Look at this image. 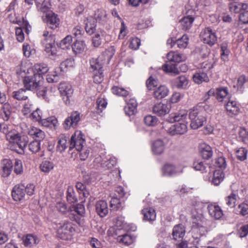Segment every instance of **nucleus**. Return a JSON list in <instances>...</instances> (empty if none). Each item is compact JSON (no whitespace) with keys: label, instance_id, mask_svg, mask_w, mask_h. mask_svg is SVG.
Listing matches in <instances>:
<instances>
[{"label":"nucleus","instance_id":"obj_1","mask_svg":"<svg viewBox=\"0 0 248 248\" xmlns=\"http://www.w3.org/2000/svg\"><path fill=\"white\" fill-rule=\"evenodd\" d=\"M186 119V114L185 113L174 116L173 121L177 123L166 129L167 132L172 136L185 134L187 129Z\"/></svg>","mask_w":248,"mask_h":248},{"label":"nucleus","instance_id":"obj_2","mask_svg":"<svg viewBox=\"0 0 248 248\" xmlns=\"http://www.w3.org/2000/svg\"><path fill=\"white\" fill-rule=\"evenodd\" d=\"M205 111L201 107L193 108L189 113L191 120L190 126L193 129H197L203 125L206 121Z\"/></svg>","mask_w":248,"mask_h":248},{"label":"nucleus","instance_id":"obj_3","mask_svg":"<svg viewBox=\"0 0 248 248\" xmlns=\"http://www.w3.org/2000/svg\"><path fill=\"white\" fill-rule=\"evenodd\" d=\"M43 77L33 74L25 76L22 81L26 90L33 91L40 88L43 82Z\"/></svg>","mask_w":248,"mask_h":248},{"label":"nucleus","instance_id":"obj_4","mask_svg":"<svg viewBox=\"0 0 248 248\" xmlns=\"http://www.w3.org/2000/svg\"><path fill=\"white\" fill-rule=\"evenodd\" d=\"M57 227V236L63 240L70 239L75 232L72 223L68 221L60 223Z\"/></svg>","mask_w":248,"mask_h":248},{"label":"nucleus","instance_id":"obj_5","mask_svg":"<svg viewBox=\"0 0 248 248\" xmlns=\"http://www.w3.org/2000/svg\"><path fill=\"white\" fill-rule=\"evenodd\" d=\"M44 40L42 43L45 45V51L48 54L49 56H55L56 55V47L55 46V38L52 34H49L47 31H44L43 34Z\"/></svg>","mask_w":248,"mask_h":248},{"label":"nucleus","instance_id":"obj_6","mask_svg":"<svg viewBox=\"0 0 248 248\" xmlns=\"http://www.w3.org/2000/svg\"><path fill=\"white\" fill-rule=\"evenodd\" d=\"M28 143V138L25 135H21L17 138L12 144L9 145V148L18 154L22 155Z\"/></svg>","mask_w":248,"mask_h":248},{"label":"nucleus","instance_id":"obj_7","mask_svg":"<svg viewBox=\"0 0 248 248\" xmlns=\"http://www.w3.org/2000/svg\"><path fill=\"white\" fill-rule=\"evenodd\" d=\"M200 36L203 42L210 46L215 44L217 41V36L215 32L210 27L203 29L201 31Z\"/></svg>","mask_w":248,"mask_h":248},{"label":"nucleus","instance_id":"obj_8","mask_svg":"<svg viewBox=\"0 0 248 248\" xmlns=\"http://www.w3.org/2000/svg\"><path fill=\"white\" fill-rule=\"evenodd\" d=\"M85 140L82 137L80 131H77L73 135L70 139L69 150L75 148L77 151H79L84 147Z\"/></svg>","mask_w":248,"mask_h":248},{"label":"nucleus","instance_id":"obj_9","mask_svg":"<svg viewBox=\"0 0 248 248\" xmlns=\"http://www.w3.org/2000/svg\"><path fill=\"white\" fill-rule=\"evenodd\" d=\"M80 120V113L78 111L72 112L70 116L67 117L63 123V127L65 130L71 128H75Z\"/></svg>","mask_w":248,"mask_h":248},{"label":"nucleus","instance_id":"obj_10","mask_svg":"<svg viewBox=\"0 0 248 248\" xmlns=\"http://www.w3.org/2000/svg\"><path fill=\"white\" fill-rule=\"evenodd\" d=\"M59 90L65 104H69L70 98L73 93L72 86L66 82H61L59 86Z\"/></svg>","mask_w":248,"mask_h":248},{"label":"nucleus","instance_id":"obj_11","mask_svg":"<svg viewBox=\"0 0 248 248\" xmlns=\"http://www.w3.org/2000/svg\"><path fill=\"white\" fill-rule=\"evenodd\" d=\"M25 186L23 184L16 185L12 191L13 199L16 201H20L23 200L25 196Z\"/></svg>","mask_w":248,"mask_h":248},{"label":"nucleus","instance_id":"obj_12","mask_svg":"<svg viewBox=\"0 0 248 248\" xmlns=\"http://www.w3.org/2000/svg\"><path fill=\"white\" fill-rule=\"evenodd\" d=\"M171 108L170 103L163 104L159 103L155 104L153 108V112L159 116H164L170 112Z\"/></svg>","mask_w":248,"mask_h":248},{"label":"nucleus","instance_id":"obj_13","mask_svg":"<svg viewBox=\"0 0 248 248\" xmlns=\"http://www.w3.org/2000/svg\"><path fill=\"white\" fill-rule=\"evenodd\" d=\"M84 24L85 31L89 35H92L96 31V21L93 16H87L84 20Z\"/></svg>","mask_w":248,"mask_h":248},{"label":"nucleus","instance_id":"obj_14","mask_svg":"<svg viewBox=\"0 0 248 248\" xmlns=\"http://www.w3.org/2000/svg\"><path fill=\"white\" fill-rule=\"evenodd\" d=\"M46 21L50 28L55 29L60 24V19L57 15L52 12H49L46 16Z\"/></svg>","mask_w":248,"mask_h":248},{"label":"nucleus","instance_id":"obj_15","mask_svg":"<svg viewBox=\"0 0 248 248\" xmlns=\"http://www.w3.org/2000/svg\"><path fill=\"white\" fill-rule=\"evenodd\" d=\"M207 209L210 216L216 219H220L223 215L222 210L217 205L210 204Z\"/></svg>","mask_w":248,"mask_h":248},{"label":"nucleus","instance_id":"obj_16","mask_svg":"<svg viewBox=\"0 0 248 248\" xmlns=\"http://www.w3.org/2000/svg\"><path fill=\"white\" fill-rule=\"evenodd\" d=\"M30 28L31 26L29 25L28 21L24 20L23 22V27L16 28V39L18 41L22 42L24 40L23 29L25 30L26 32L28 33V32L30 31L29 29Z\"/></svg>","mask_w":248,"mask_h":248},{"label":"nucleus","instance_id":"obj_17","mask_svg":"<svg viewBox=\"0 0 248 248\" xmlns=\"http://www.w3.org/2000/svg\"><path fill=\"white\" fill-rule=\"evenodd\" d=\"M225 108L228 114L231 116L237 115L239 111L238 104L236 101L231 99L228 101L227 104L225 105Z\"/></svg>","mask_w":248,"mask_h":248},{"label":"nucleus","instance_id":"obj_18","mask_svg":"<svg viewBox=\"0 0 248 248\" xmlns=\"http://www.w3.org/2000/svg\"><path fill=\"white\" fill-rule=\"evenodd\" d=\"M143 216V219L144 221L152 223L156 219V212L152 207L145 208L142 210Z\"/></svg>","mask_w":248,"mask_h":248},{"label":"nucleus","instance_id":"obj_19","mask_svg":"<svg viewBox=\"0 0 248 248\" xmlns=\"http://www.w3.org/2000/svg\"><path fill=\"white\" fill-rule=\"evenodd\" d=\"M12 110V108L9 103H4L1 106L0 118H1L4 121H8L11 117Z\"/></svg>","mask_w":248,"mask_h":248},{"label":"nucleus","instance_id":"obj_20","mask_svg":"<svg viewBox=\"0 0 248 248\" xmlns=\"http://www.w3.org/2000/svg\"><path fill=\"white\" fill-rule=\"evenodd\" d=\"M28 134L35 140L41 141L46 137L45 132L39 128L31 127L28 130Z\"/></svg>","mask_w":248,"mask_h":248},{"label":"nucleus","instance_id":"obj_21","mask_svg":"<svg viewBox=\"0 0 248 248\" xmlns=\"http://www.w3.org/2000/svg\"><path fill=\"white\" fill-rule=\"evenodd\" d=\"M2 173L1 175L3 177H7L10 175L11 173L12 169L13 167V163L12 161L9 159H4L2 163Z\"/></svg>","mask_w":248,"mask_h":248},{"label":"nucleus","instance_id":"obj_22","mask_svg":"<svg viewBox=\"0 0 248 248\" xmlns=\"http://www.w3.org/2000/svg\"><path fill=\"white\" fill-rule=\"evenodd\" d=\"M96 213L101 217H104L108 213V205L106 201H99L96 203Z\"/></svg>","mask_w":248,"mask_h":248},{"label":"nucleus","instance_id":"obj_23","mask_svg":"<svg viewBox=\"0 0 248 248\" xmlns=\"http://www.w3.org/2000/svg\"><path fill=\"white\" fill-rule=\"evenodd\" d=\"M137 107L136 100L134 98L129 99L124 108L125 114L128 116L134 114L137 111Z\"/></svg>","mask_w":248,"mask_h":248},{"label":"nucleus","instance_id":"obj_24","mask_svg":"<svg viewBox=\"0 0 248 248\" xmlns=\"http://www.w3.org/2000/svg\"><path fill=\"white\" fill-rule=\"evenodd\" d=\"M186 231L182 224L175 225L172 230V235L173 239L177 240L182 239L185 234Z\"/></svg>","mask_w":248,"mask_h":248},{"label":"nucleus","instance_id":"obj_25","mask_svg":"<svg viewBox=\"0 0 248 248\" xmlns=\"http://www.w3.org/2000/svg\"><path fill=\"white\" fill-rule=\"evenodd\" d=\"M193 79L195 83L200 84L202 82H208L209 78L207 74L202 71L199 70L196 72L193 76Z\"/></svg>","mask_w":248,"mask_h":248},{"label":"nucleus","instance_id":"obj_26","mask_svg":"<svg viewBox=\"0 0 248 248\" xmlns=\"http://www.w3.org/2000/svg\"><path fill=\"white\" fill-rule=\"evenodd\" d=\"M23 241L25 247L31 248L36 246L40 240L36 236L29 234L23 238Z\"/></svg>","mask_w":248,"mask_h":248},{"label":"nucleus","instance_id":"obj_27","mask_svg":"<svg viewBox=\"0 0 248 248\" xmlns=\"http://www.w3.org/2000/svg\"><path fill=\"white\" fill-rule=\"evenodd\" d=\"M172 83L177 89H186L188 85V80L185 76H181L174 79Z\"/></svg>","mask_w":248,"mask_h":248},{"label":"nucleus","instance_id":"obj_28","mask_svg":"<svg viewBox=\"0 0 248 248\" xmlns=\"http://www.w3.org/2000/svg\"><path fill=\"white\" fill-rule=\"evenodd\" d=\"M94 33V35L92 38V45L93 46L98 47L102 43V40L105 35V32L101 29H98Z\"/></svg>","mask_w":248,"mask_h":248},{"label":"nucleus","instance_id":"obj_29","mask_svg":"<svg viewBox=\"0 0 248 248\" xmlns=\"http://www.w3.org/2000/svg\"><path fill=\"white\" fill-rule=\"evenodd\" d=\"M90 63L92 72L98 73L103 71L102 69L103 63L100 61V58H93L90 60Z\"/></svg>","mask_w":248,"mask_h":248},{"label":"nucleus","instance_id":"obj_30","mask_svg":"<svg viewBox=\"0 0 248 248\" xmlns=\"http://www.w3.org/2000/svg\"><path fill=\"white\" fill-rule=\"evenodd\" d=\"M49 69L47 65L45 63H36L34 64L32 68V71L34 75L42 76L43 75L47 73Z\"/></svg>","mask_w":248,"mask_h":248},{"label":"nucleus","instance_id":"obj_31","mask_svg":"<svg viewBox=\"0 0 248 248\" xmlns=\"http://www.w3.org/2000/svg\"><path fill=\"white\" fill-rule=\"evenodd\" d=\"M200 153L203 158L208 159L213 155L212 148L208 145L203 143L200 146Z\"/></svg>","mask_w":248,"mask_h":248},{"label":"nucleus","instance_id":"obj_32","mask_svg":"<svg viewBox=\"0 0 248 248\" xmlns=\"http://www.w3.org/2000/svg\"><path fill=\"white\" fill-rule=\"evenodd\" d=\"M154 95L157 99H162L168 95L169 90L165 86H160L154 89Z\"/></svg>","mask_w":248,"mask_h":248},{"label":"nucleus","instance_id":"obj_33","mask_svg":"<svg viewBox=\"0 0 248 248\" xmlns=\"http://www.w3.org/2000/svg\"><path fill=\"white\" fill-rule=\"evenodd\" d=\"M41 123L44 126L49 127L51 129H55L58 121L54 116H51L47 118H43Z\"/></svg>","mask_w":248,"mask_h":248},{"label":"nucleus","instance_id":"obj_34","mask_svg":"<svg viewBox=\"0 0 248 248\" xmlns=\"http://www.w3.org/2000/svg\"><path fill=\"white\" fill-rule=\"evenodd\" d=\"M36 4L38 10L43 13L47 12L50 8L49 0H36Z\"/></svg>","mask_w":248,"mask_h":248},{"label":"nucleus","instance_id":"obj_35","mask_svg":"<svg viewBox=\"0 0 248 248\" xmlns=\"http://www.w3.org/2000/svg\"><path fill=\"white\" fill-rule=\"evenodd\" d=\"M162 173L163 175L167 176H171L177 173L178 171L176 167L171 164H167L164 165L162 169Z\"/></svg>","mask_w":248,"mask_h":248},{"label":"nucleus","instance_id":"obj_36","mask_svg":"<svg viewBox=\"0 0 248 248\" xmlns=\"http://www.w3.org/2000/svg\"><path fill=\"white\" fill-rule=\"evenodd\" d=\"M167 59L170 62H180L184 61L185 57L176 52L171 51L167 54Z\"/></svg>","mask_w":248,"mask_h":248},{"label":"nucleus","instance_id":"obj_37","mask_svg":"<svg viewBox=\"0 0 248 248\" xmlns=\"http://www.w3.org/2000/svg\"><path fill=\"white\" fill-rule=\"evenodd\" d=\"M164 150V144L162 140L155 141L152 145V151L155 154L160 155Z\"/></svg>","mask_w":248,"mask_h":248},{"label":"nucleus","instance_id":"obj_38","mask_svg":"<svg viewBox=\"0 0 248 248\" xmlns=\"http://www.w3.org/2000/svg\"><path fill=\"white\" fill-rule=\"evenodd\" d=\"M194 19V18L190 16L184 17L180 21L182 29L185 31L189 30L192 26Z\"/></svg>","mask_w":248,"mask_h":248},{"label":"nucleus","instance_id":"obj_39","mask_svg":"<svg viewBox=\"0 0 248 248\" xmlns=\"http://www.w3.org/2000/svg\"><path fill=\"white\" fill-rule=\"evenodd\" d=\"M224 178V173L222 170H216L213 174L212 183L215 186H218Z\"/></svg>","mask_w":248,"mask_h":248},{"label":"nucleus","instance_id":"obj_40","mask_svg":"<svg viewBox=\"0 0 248 248\" xmlns=\"http://www.w3.org/2000/svg\"><path fill=\"white\" fill-rule=\"evenodd\" d=\"M86 45L84 42L77 40L72 46V48L75 54H80L83 52L85 49Z\"/></svg>","mask_w":248,"mask_h":248},{"label":"nucleus","instance_id":"obj_41","mask_svg":"<svg viewBox=\"0 0 248 248\" xmlns=\"http://www.w3.org/2000/svg\"><path fill=\"white\" fill-rule=\"evenodd\" d=\"M12 96L18 100H25L28 99L26 91L23 89H20L17 91L13 92Z\"/></svg>","mask_w":248,"mask_h":248},{"label":"nucleus","instance_id":"obj_42","mask_svg":"<svg viewBox=\"0 0 248 248\" xmlns=\"http://www.w3.org/2000/svg\"><path fill=\"white\" fill-rule=\"evenodd\" d=\"M21 135H22L21 133L14 128V129L12 130H11V132L9 133V134H8V135L5 138L9 142V145H10L16 140H17V138Z\"/></svg>","mask_w":248,"mask_h":248},{"label":"nucleus","instance_id":"obj_43","mask_svg":"<svg viewBox=\"0 0 248 248\" xmlns=\"http://www.w3.org/2000/svg\"><path fill=\"white\" fill-rule=\"evenodd\" d=\"M216 94L217 99L220 102H222L226 98L228 94L227 88H219L216 89Z\"/></svg>","mask_w":248,"mask_h":248},{"label":"nucleus","instance_id":"obj_44","mask_svg":"<svg viewBox=\"0 0 248 248\" xmlns=\"http://www.w3.org/2000/svg\"><path fill=\"white\" fill-rule=\"evenodd\" d=\"M67 140L65 136L62 135L59 137L58 145L57 146V150L60 153L63 152L67 147Z\"/></svg>","mask_w":248,"mask_h":248},{"label":"nucleus","instance_id":"obj_45","mask_svg":"<svg viewBox=\"0 0 248 248\" xmlns=\"http://www.w3.org/2000/svg\"><path fill=\"white\" fill-rule=\"evenodd\" d=\"M40 168L43 172L48 173L53 169L54 164L49 161L45 160L41 163Z\"/></svg>","mask_w":248,"mask_h":248},{"label":"nucleus","instance_id":"obj_46","mask_svg":"<svg viewBox=\"0 0 248 248\" xmlns=\"http://www.w3.org/2000/svg\"><path fill=\"white\" fill-rule=\"evenodd\" d=\"M14 171L16 175H21L23 173V167L21 160L16 159L13 163Z\"/></svg>","mask_w":248,"mask_h":248},{"label":"nucleus","instance_id":"obj_47","mask_svg":"<svg viewBox=\"0 0 248 248\" xmlns=\"http://www.w3.org/2000/svg\"><path fill=\"white\" fill-rule=\"evenodd\" d=\"M193 167L195 170L200 171L201 172L203 173L207 172L208 165L202 161L195 162L193 164Z\"/></svg>","mask_w":248,"mask_h":248},{"label":"nucleus","instance_id":"obj_48","mask_svg":"<svg viewBox=\"0 0 248 248\" xmlns=\"http://www.w3.org/2000/svg\"><path fill=\"white\" fill-rule=\"evenodd\" d=\"M163 70L166 72L170 73L172 74L177 75L179 73V70L174 64L166 63L162 66Z\"/></svg>","mask_w":248,"mask_h":248},{"label":"nucleus","instance_id":"obj_49","mask_svg":"<svg viewBox=\"0 0 248 248\" xmlns=\"http://www.w3.org/2000/svg\"><path fill=\"white\" fill-rule=\"evenodd\" d=\"M72 41V37L70 35H67L60 43V47L62 49H69L71 47V43Z\"/></svg>","mask_w":248,"mask_h":248},{"label":"nucleus","instance_id":"obj_50","mask_svg":"<svg viewBox=\"0 0 248 248\" xmlns=\"http://www.w3.org/2000/svg\"><path fill=\"white\" fill-rule=\"evenodd\" d=\"M188 42V37L186 35H184L181 38L176 40L177 47L179 48H185Z\"/></svg>","mask_w":248,"mask_h":248},{"label":"nucleus","instance_id":"obj_51","mask_svg":"<svg viewBox=\"0 0 248 248\" xmlns=\"http://www.w3.org/2000/svg\"><path fill=\"white\" fill-rule=\"evenodd\" d=\"M28 147L31 152L35 154L41 149L40 141L37 140H34L29 143Z\"/></svg>","mask_w":248,"mask_h":248},{"label":"nucleus","instance_id":"obj_52","mask_svg":"<svg viewBox=\"0 0 248 248\" xmlns=\"http://www.w3.org/2000/svg\"><path fill=\"white\" fill-rule=\"evenodd\" d=\"M113 93L119 96H126L128 94V92L125 89L118 86H114L111 89Z\"/></svg>","mask_w":248,"mask_h":248},{"label":"nucleus","instance_id":"obj_53","mask_svg":"<svg viewBox=\"0 0 248 248\" xmlns=\"http://www.w3.org/2000/svg\"><path fill=\"white\" fill-rule=\"evenodd\" d=\"M117 240L120 243L125 245H129L132 242L131 237L127 234L118 236L117 237Z\"/></svg>","mask_w":248,"mask_h":248},{"label":"nucleus","instance_id":"obj_54","mask_svg":"<svg viewBox=\"0 0 248 248\" xmlns=\"http://www.w3.org/2000/svg\"><path fill=\"white\" fill-rule=\"evenodd\" d=\"M107 102L104 98H98L96 100V112L100 113L106 108Z\"/></svg>","mask_w":248,"mask_h":248},{"label":"nucleus","instance_id":"obj_55","mask_svg":"<svg viewBox=\"0 0 248 248\" xmlns=\"http://www.w3.org/2000/svg\"><path fill=\"white\" fill-rule=\"evenodd\" d=\"M144 123L148 126H155L157 123L158 119L155 116L148 115L145 117Z\"/></svg>","mask_w":248,"mask_h":248},{"label":"nucleus","instance_id":"obj_56","mask_svg":"<svg viewBox=\"0 0 248 248\" xmlns=\"http://www.w3.org/2000/svg\"><path fill=\"white\" fill-rule=\"evenodd\" d=\"M215 165L216 167L220 169L219 170L223 171V170L226 168L227 166L225 158L223 156L218 157L216 160Z\"/></svg>","mask_w":248,"mask_h":248},{"label":"nucleus","instance_id":"obj_57","mask_svg":"<svg viewBox=\"0 0 248 248\" xmlns=\"http://www.w3.org/2000/svg\"><path fill=\"white\" fill-rule=\"evenodd\" d=\"M22 50L24 55L26 57H29L31 55L35 53V50L31 48L27 43L23 45Z\"/></svg>","mask_w":248,"mask_h":248},{"label":"nucleus","instance_id":"obj_58","mask_svg":"<svg viewBox=\"0 0 248 248\" xmlns=\"http://www.w3.org/2000/svg\"><path fill=\"white\" fill-rule=\"evenodd\" d=\"M31 117L35 121L41 122L43 119L41 111L39 108H36L35 110H33L31 114Z\"/></svg>","mask_w":248,"mask_h":248},{"label":"nucleus","instance_id":"obj_59","mask_svg":"<svg viewBox=\"0 0 248 248\" xmlns=\"http://www.w3.org/2000/svg\"><path fill=\"white\" fill-rule=\"evenodd\" d=\"M14 128L12 125H8L4 123H0V131L5 135V137L11 132V130H12Z\"/></svg>","mask_w":248,"mask_h":248},{"label":"nucleus","instance_id":"obj_60","mask_svg":"<svg viewBox=\"0 0 248 248\" xmlns=\"http://www.w3.org/2000/svg\"><path fill=\"white\" fill-rule=\"evenodd\" d=\"M236 195L232 193L226 198V204L231 207H233L235 205L236 201Z\"/></svg>","mask_w":248,"mask_h":248},{"label":"nucleus","instance_id":"obj_61","mask_svg":"<svg viewBox=\"0 0 248 248\" xmlns=\"http://www.w3.org/2000/svg\"><path fill=\"white\" fill-rule=\"evenodd\" d=\"M247 154V151L244 148H240L236 152V155L237 158L241 161H243L246 159Z\"/></svg>","mask_w":248,"mask_h":248},{"label":"nucleus","instance_id":"obj_62","mask_svg":"<svg viewBox=\"0 0 248 248\" xmlns=\"http://www.w3.org/2000/svg\"><path fill=\"white\" fill-rule=\"evenodd\" d=\"M110 208L112 210H117L121 207V202L117 197H113L110 201Z\"/></svg>","mask_w":248,"mask_h":248},{"label":"nucleus","instance_id":"obj_63","mask_svg":"<svg viewBox=\"0 0 248 248\" xmlns=\"http://www.w3.org/2000/svg\"><path fill=\"white\" fill-rule=\"evenodd\" d=\"M94 16L95 17L94 18L96 19V21H97V20L100 21L105 20L107 14L104 10H98L96 11Z\"/></svg>","mask_w":248,"mask_h":248},{"label":"nucleus","instance_id":"obj_64","mask_svg":"<svg viewBox=\"0 0 248 248\" xmlns=\"http://www.w3.org/2000/svg\"><path fill=\"white\" fill-rule=\"evenodd\" d=\"M238 208L239 214L243 216L248 214V204L246 202H243L239 205Z\"/></svg>","mask_w":248,"mask_h":248}]
</instances>
